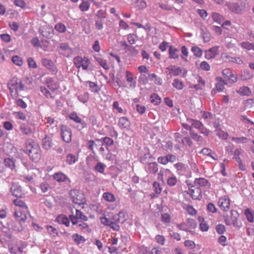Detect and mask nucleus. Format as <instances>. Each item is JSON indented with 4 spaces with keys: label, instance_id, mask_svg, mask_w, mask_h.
I'll list each match as a JSON object with an SVG mask.
<instances>
[{
    "label": "nucleus",
    "instance_id": "1",
    "mask_svg": "<svg viewBox=\"0 0 254 254\" xmlns=\"http://www.w3.org/2000/svg\"><path fill=\"white\" fill-rule=\"evenodd\" d=\"M26 152L30 158L34 162H38L41 158L40 148L38 145L32 140H28L26 142Z\"/></svg>",
    "mask_w": 254,
    "mask_h": 254
},
{
    "label": "nucleus",
    "instance_id": "2",
    "mask_svg": "<svg viewBox=\"0 0 254 254\" xmlns=\"http://www.w3.org/2000/svg\"><path fill=\"white\" fill-rule=\"evenodd\" d=\"M7 87L12 99H15L19 96L18 91L24 90L25 86L20 80L14 77L8 81Z\"/></svg>",
    "mask_w": 254,
    "mask_h": 254
},
{
    "label": "nucleus",
    "instance_id": "3",
    "mask_svg": "<svg viewBox=\"0 0 254 254\" xmlns=\"http://www.w3.org/2000/svg\"><path fill=\"white\" fill-rule=\"evenodd\" d=\"M69 196L73 203L76 204L80 205L86 202L84 193L79 190H71L69 192Z\"/></svg>",
    "mask_w": 254,
    "mask_h": 254
},
{
    "label": "nucleus",
    "instance_id": "4",
    "mask_svg": "<svg viewBox=\"0 0 254 254\" xmlns=\"http://www.w3.org/2000/svg\"><path fill=\"white\" fill-rule=\"evenodd\" d=\"M238 217L239 214L237 211L232 210L231 211L230 219L227 215L224 216L225 224L228 226H230L232 224L234 227L238 229L240 228L242 226V224L241 222L238 221Z\"/></svg>",
    "mask_w": 254,
    "mask_h": 254
},
{
    "label": "nucleus",
    "instance_id": "5",
    "mask_svg": "<svg viewBox=\"0 0 254 254\" xmlns=\"http://www.w3.org/2000/svg\"><path fill=\"white\" fill-rule=\"evenodd\" d=\"M226 5L230 10L236 14L243 13L246 8V4L243 2L240 3L237 2H230L227 3Z\"/></svg>",
    "mask_w": 254,
    "mask_h": 254
},
{
    "label": "nucleus",
    "instance_id": "6",
    "mask_svg": "<svg viewBox=\"0 0 254 254\" xmlns=\"http://www.w3.org/2000/svg\"><path fill=\"white\" fill-rule=\"evenodd\" d=\"M189 187L190 194L192 199L200 200L202 198L201 189L198 187H194L192 184H187Z\"/></svg>",
    "mask_w": 254,
    "mask_h": 254
},
{
    "label": "nucleus",
    "instance_id": "7",
    "mask_svg": "<svg viewBox=\"0 0 254 254\" xmlns=\"http://www.w3.org/2000/svg\"><path fill=\"white\" fill-rule=\"evenodd\" d=\"M73 62L77 68H79L82 67L84 70H87L89 65V61L85 57L82 58L79 56L76 57L74 58Z\"/></svg>",
    "mask_w": 254,
    "mask_h": 254
},
{
    "label": "nucleus",
    "instance_id": "8",
    "mask_svg": "<svg viewBox=\"0 0 254 254\" xmlns=\"http://www.w3.org/2000/svg\"><path fill=\"white\" fill-rule=\"evenodd\" d=\"M70 220L72 225L77 224L79 223V220L86 221L88 220V218L86 216L84 215L82 212L79 210L76 209L75 215L71 214L69 215Z\"/></svg>",
    "mask_w": 254,
    "mask_h": 254
},
{
    "label": "nucleus",
    "instance_id": "9",
    "mask_svg": "<svg viewBox=\"0 0 254 254\" xmlns=\"http://www.w3.org/2000/svg\"><path fill=\"white\" fill-rule=\"evenodd\" d=\"M54 29L52 26L50 25H44L41 26L39 30V32L45 38L50 39L54 35Z\"/></svg>",
    "mask_w": 254,
    "mask_h": 254
},
{
    "label": "nucleus",
    "instance_id": "10",
    "mask_svg": "<svg viewBox=\"0 0 254 254\" xmlns=\"http://www.w3.org/2000/svg\"><path fill=\"white\" fill-rule=\"evenodd\" d=\"M61 131L63 140L66 143L70 142L72 137V132L70 129L67 128L66 126L62 125L61 127Z\"/></svg>",
    "mask_w": 254,
    "mask_h": 254
},
{
    "label": "nucleus",
    "instance_id": "11",
    "mask_svg": "<svg viewBox=\"0 0 254 254\" xmlns=\"http://www.w3.org/2000/svg\"><path fill=\"white\" fill-rule=\"evenodd\" d=\"M182 69L180 67H177L175 65H170L166 68L165 73L167 75L177 76L181 74Z\"/></svg>",
    "mask_w": 254,
    "mask_h": 254
},
{
    "label": "nucleus",
    "instance_id": "12",
    "mask_svg": "<svg viewBox=\"0 0 254 254\" xmlns=\"http://www.w3.org/2000/svg\"><path fill=\"white\" fill-rule=\"evenodd\" d=\"M69 118L75 123L80 124V125L77 127L79 130L87 127V124L85 122L82 121L75 112H73L69 114Z\"/></svg>",
    "mask_w": 254,
    "mask_h": 254
},
{
    "label": "nucleus",
    "instance_id": "13",
    "mask_svg": "<svg viewBox=\"0 0 254 254\" xmlns=\"http://www.w3.org/2000/svg\"><path fill=\"white\" fill-rule=\"evenodd\" d=\"M42 64L53 74L56 73L57 69L52 60L44 58L42 60Z\"/></svg>",
    "mask_w": 254,
    "mask_h": 254
},
{
    "label": "nucleus",
    "instance_id": "14",
    "mask_svg": "<svg viewBox=\"0 0 254 254\" xmlns=\"http://www.w3.org/2000/svg\"><path fill=\"white\" fill-rule=\"evenodd\" d=\"M26 211L21 208L16 209L14 213V217L18 221L25 222L27 219Z\"/></svg>",
    "mask_w": 254,
    "mask_h": 254
},
{
    "label": "nucleus",
    "instance_id": "15",
    "mask_svg": "<svg viewBox=\"0 0 254 254\" xmlns=\"http://www.w3.org/2000/svg\"><path fill=\"white\" fill-rule=\"evenodd\" d=\"M218 205L222 210L228 211L230 205L229 198L226 196L220 198Z\"/></svg>",
    "mask_w": 254,
    "mask_h": 254
},
{
    "label": "nucleus",
    "instance_id": "16",
    "mask_svg": "<svg viewBox=\"0 0 254 254\" xmlns=\"http://www.w3.org/2000/svg\"><path fill=\"white\" fill-rule=\"evenodd\" d=\"M12 194L17 197H21L22 195L21 187L17 183H12L10 188Z\"/></svg>",
    "mask_w": 254,
    "mask_h": 254
},
{
    "label": "nucleus",
    "instance_id": "17",
    "mask_svg": "<svg viewBox=\"0 0 254 254\" xmlns=\"http://www.w3.org/2000/svg\"><path fill=\"white\" fill-rule=\"evenodd\" d=\"M144 168L147 173L155 174L158 171V165L155 162H151L146 164Z\"/></svg>",
    "mask_w": 254,
    "mask_h": 254
},
{
    "label": "nucleus",
    "instance_id": "18",
    "mask_svg": "<svg viewBox=\"0 0 254 254\" xmlns=\"http://www.w3.org/2000/svg\"><path fill=\"white\" fill-rule=\"evenodd\" d=\"M53 178L59 183L65 182L66 181L70 183L71 182L69 178L62 172L55 173L53 175Z\"/></svg>",
    "mask_w": 254,
    "mask_h": 254
},
{
    "label": "nucleus",
    "instance_id": "19",
    "mask_svg": "<svg viewBox=\"0 0 254 254\" xmlns=\"http://www.w3.org/2000/svg\"><path fill=\"white\" fill-rule=\"evenodd\" d=\"M96 142H102V146H105L106 148L109 152H110L109 147L114 144V140L109 137H104L101 139L95 138Z\"/></svg>",
    "mask_w": 254,
    "mask_h": 254
},
{
    "label": "nucleus",
    "instance_id": "20",
    "mask_svg": "<svg viewBox=\"0 0 254 254\" xmlns=\"http://www.w3.org/2000/svg\"><path fill=\"white\" fill-rule=\"evenodd\" d=\"M218 48L217 47H213L209 50L205 51V57L209 60L216 57L217 55Z\"/></svg>",
    "mask_w": 254,
    "mask_h": 254
},
{
    "label": "nucleus",
    "instance_id": "21",
    "mask_svg": "<svg viewBox=\"0 0 254 254\" xmlns=\"http://www.w3.org/2000/svg\"><path fill=\"white\" fill-rule=\"evenodd\" d=\"M54 144L52 138L49 136L46 135L42 140V146L45 150H49Z\"/></svg>",
    "mask_w": 254,
    "mask_h": 254
},
{
    "label": "nucleus",
    "instance_id": "22",
    "mask_svg": "<svg viewBox=\"0 0 254 254\" xmlns=\"http://www.w3.org/2000/svg\"><path fill=\"white\" fill-rule=\"evenodd\" d=\"M192 184L194 187H198L199 188L205 187L210 185L208 180L202 178H196Z\"/></svg>",
    "mask_w": 254,
    "mask_h": 254
},
{
    "label": "nucleus",
    "instance_id": "23",
    "mask_svg": "<svg viewBox=\"0 0 254 254\" xmlns=\"http://www.w3.org/2000/svg\"><path fill=\"white\" fill-rule=\"evenodd\" d=\"M56 221L60 224H64L66 227H68L70 224V218L67 217L65 215L61 214L57 217Z\"/></svg>",
    "mask_w": 254,
    "mask_h": 254
},
{
    "label": "nucleus",
    "instance_id": "24",
    "mask_svg": "<svg viewBox=\"0 0 254 254\" xmlns=\"http://www.w3.org/2000/svg\"><path fill=\"white\" fill-rule=\"evenodd\" d=\"M126 76L127 82L130 83L129 86L131 88H135L136 82L133 79V74L129 71H126Z\"/></svg>",
    "mask_w": 254,
    "mask_h": 254
},
{
    "label": "nucleus",
    "instance_id": "25",
    "mask_svg": "<svg viewBox=\"0 0 254 254\" xmlns=\"http://www.w3.org/2000/svg\"><path fill=\"white\" fill-rule=\"evenodd\" d=\"M179 51L173 46H171L169 49V58L171 59H177L179 58Z\"/></svg>",
    "mask_w": 254,
    "mask_h": 254
},
{
    "label": "nucleus",
    "instance_id": "26",
    "mask_svg": "<svg viewBox=\"0 0 254 254\" xmlns=\"http://www.w3.org/2000/svg\"><path fill=\"white\" fill-rule=\"evenodd\" d=\"M130 123L127 118L125 117L119 119L118 126L121 129L127 128L129 127Z\"/></svg>",
    "mask_w": 254,
    "mask_h": 254
},
{
    "label": "nucleus",
    "instance_id": "27",
    "mask_svg": "<svg viewBox=\"0 0 254 254\" xmlns=\"http://www.w3.org/2000/svg\"><path fill=\"white\" fill-rule=\"evenodd\" d=\"M47 229L48 234L53 237H56L58 236L59 233L58 230L52 225H46L45 226Z\"/></svg>",
    "mask_w": 254,
    "mask_h": 254
},
{
    "label": "nucleus",
    "instance_id": "28",
    "mask_svg": "<svg viewBox=\"0 0 254 254\" xmlns=\"http://www.w3.org/2000/svg\"><path fill=\"white\" fill-rule=\"evenodd\" d=\"M20 130L21 133L24 135H28L32 133L31 128L27 125L23 123L20 125Z\"/></svg>",
    "mask_w": 254,
    "mask_h": 254
},
{
    "label": "nucleus",
    "instance_id": "29",
    "mask_svg": "<svg viewBox=\"0 0 254 254\" xmlns=\"http://www.w3.org/2000/svg\"><path fill=\"white\" fill-rule=\"evenodd\" d=\"M5 168L13 170L15 167L14 161L9 158H5L3 162Z\"/></svg>",
    "mask_w": 254,
    "mask_h": 254
},
{
    "label": "nucleus",
    "instance_id": "30",
    "mask_svg": "<svg viewBox=\"0 0 254 254\" xmlns=\"http://www.w3.org/2000/svg\"><path fill=\"white\" fill-rule=\"evenodd\" d=\"M102 197L105 200L109 202H113L116 200L115 195L112 193L109 192H104Z\"/></svg>",
    "mask_w": 254,
    "mask_h": 254
},
{
    "label": "nucleus",
    "instance_id": "31",
    "mask_svg": "<svg viewBox=\"0 0 254 254\" xmlns=\"http://www.w3.org/2000/svg\"><path fill=\"white\" fill-rule=\"evenodd\" d=\"M47 83L48 88L53 91H55L58 88V84L56 82H53V78H49L47 79Z\"/></svg>",
    "mask_w": 254,
    "mask_h": 254
},
{
    "label": "nucleus",
    "instance_id": "32",
    "mask_svg": "<svg viewBox=\"0 0 254 254\" xmlns=\"http://www.w3.org/2000/svg\"><path fill=\"white\" fill-rule=\"evenodd\" d=\"M237 92L240 95L243 96H249L251 93L250 89L247 86L240 87L237 91Z\"/></svg>",
    "mask_w": 254,
    "mask_h": 254
},
{
    "label": "nucleus",
    "instance_id": "33",
    "mask_svg": "<svg viewBox=\"0 0 254 254\" xmlns=\"http://www.w3.org/2000/svg\"><path fill=\"white\" fill-rule=\"evenodd\" d=\"M72 239L77 245L83 243L85 241V239L83 236L77 234L72 235Z\"/></svg>",
    "mask_w": 254,
    "mask_h": 254
},
{
    "label": "nucleus",
    "instance_id": "34",
    "mask_svg": "<svg viewBox=\"0 0 254 254\" xmlns=\"http://www.w3.org/2000/svg\"><path fill=\"white\" fill-rule=\"evenodd\" d=\"M188 122L191 124L192 128L194 127L199 129V128L202 126V123L197 120H195L192 119H188Z\"/></svg>",
    "mask_w": 254,
    "mask_h": 254
},
{
    "label": "nucleus",
    "instance_id": "35",
    "mask_svg": "<svg viewBox=\"0 0 254 254\" xmlns=\"http://www.w3.org/2000/svg\"><path fill=\"white\" fill-rule=\"evenodd\" d=\"M77 159L76 156L71 153H69L67 155L66 158V162L68 165H72L74 164L76 161H77Z\"/></svg>",
    "mask_w": 254,
    "mask_h": 254
},
{
    "label": "nucleus",
    "instance_id": "36",
    "mask_svg": "<svg viewBox=\"0 0 254 254\" xmlns=\"http://www.w3.org/2000/svg\"><path fill=\"white\" fill-rule=\"evenodd\" d=\"M74 226H76V227L77 228L83 231L84 232H91V229L89 228L88 225L84 223H78L77 224L74 225Z\"/></svg>",
    "mask_w": 254,
    "mask_h": 254
},
{
    "label": "nucleus",
    "instance_id": "37",
    "mask_svg": "<svg viewBox=\"0 0 254 254\" xmlns=\"http://www.w3.org/2000/svg\"><path fill=\"white\" fill-rule=\"evenodd\" d=\"M212 17L215 22L219 24H221L224 21L223 17L217 12L212 13Z\"/></svg>",
    "mask_w": 254,
    "mask_h": 254
},
{
    "label": "nucleus",
    "instance_id": "38",
    "mask_svg": "<svg viewBox=\"0 0 254 254\" xmlns=\"http://www.w3.org/2000/svg\"><path fill=\"white\" fill-rule=\"evenodd\" d=\"M150 102L155 105L159 104L161 101V98L156 93L152 94L150 96Z\"/></svg>",
    "mask_w": 254,
    "mask_h": 254
},
{
    "label": "nucleus",
    "instance_id": "39",
    "mask_svg": "<svg viewBox=\"0 0 254 254\" xmlns=\"http://www.w3.org/2000/svg\"><path fill=\"white\" fill-rule=\"evenodd\" d=\"M13 99L14 100V103L17 105V106L22 109H25L27 108V105L26 103L22 99L16 97V98Z\"/></svg>",
    "mask_w": 254,
    "mask_h": 254
},
{
    "label": "nucleus",
    "instance_id": "40",
    "mask_svg": "<svg viewBox=\"0 0 254 254\" xmlns=\"http://www.w3.org/2000/svg\"><path fill=\"white\" fill-rule=\"evenodd\" d=\"M148 77L149 78L150 80L154 81L155 84L158 85L162 84L161 78L158 77L155 73L149 74Z\"/></svg>",
    "mask_w": 254,
    "mask_h": 254
},
{
    "label": "nucleus",
    "instance_id": "41",
    "mask_svg": "<svg viewBox=\"0 0 254 254\" xmlns=\"http://www.w3.org/2000/svg\"><path fill=\"white\" fill-rule=\"evenodd\" d=\"M96 62L105 69L107 70L109 68V66L108 65L106 61L105 60L100 58V57H96L95 58Z\"/></svg>",
    "mask_w": 254,
    "mask_h": 254
},
{
    "label": "nucleus",
    "instance_id": "42",
    "mask_svg": "<svg viewBox=\"0 0 254 254\" xmlns=\"http://www.w3.org/2000/svg\"><path fill=\"white\" fill-rule=\"evenodd\" d=\"M87 82L89 84L90 90L94 93H98L100 91V88L95 82L88 81Z\"/></svg>",
    "mask_w": 254,
    "mask_h": 254
},
{
    "label": "nucleus",
    "instance_id": "43",
    "mask_svg": "<svg viewBox=\"0 0 254 254\" xmlns=\"http://www.w3.org/2000/svg\"><path fill=\"white\" fill-rule=\"evenodd\" d=\"M40 188L42 192L43 193H45L51 189V187H50L49 183L46 181L41 183L40 185Z\"/></svg>",
    "mask_w": 254,
    "mask_h": 254
},
{
    "label": "nucleus",
    "instance_id": "44",
    "mask_svg": "<svg viewBox=\"0 0 254 254\" xmlns=\"http://www.w3.org/2000/svg\"><path fill=\"white\" fill-rule=\"evenodd\" d=\"M106 166L102 162H98L94 167V170L100 173H104Z\"/></svg>",
    "mask_w": 254,
    "mask_h": 254
},
{
    "label": "nucleus",
    "instance_id": "45",
    "mask_svg": "<svg viewBox=\"0 0 254 254\" xmlns=\"http://www.w3.org/2000/svg\"><path fill=\"white\" fill-rule=\"evenodd\" d=\"M89 98V95L88 92H84L83 94H80L77 97L78 100L83 103H86L88 101Z\"/></svg>",
    "mask_w": 254,
    "mask_h": 254
},
{
    "label": "nucleus",
    "instance_id": "46",
    "mask_svg": "<svg viewBox=\"0 0 254 254\" xmlns=\"http://www.w3.org/2000/svg\"><path fill=\"white\" fill-rule=\"evenodd\" d=\"M172 85L174 87L178 90L182 89L184 86L183 82L178 79H175L174 80Z\"/></svg>",
    "mask_w": 254,
    "mask_h": 254
},
{
    "label": "nucleus",
    "instance_id": "47",
    "mask_svg": "<svg viewBox=\"0 0 254 254\" xmlns=\"http://www.w3.org/2000/svg\"><path fill=\"white\" fill-rule=\"evenodd\" d=\"M95 140H88L87 141V148L92 151L93 154H95V151L94 149V146H97V144L95 143Z\"/></svg>",
    "mask_w": 254,
    "mask_h": 254
},
{
    "label": "nucleus",
    "instance_id": "48",
    "mask_svg": "<svg viewBox=\"0 0 254 254\" xmlns=\"http://www.w3.org/2000/svg\"><path fill=\"white\" fill-rule=\"evenodd\" d=\"M132 2L136 4L140 9L145 8L146 6V2L144 0H132Z\"/></svg>",
    "mask_w": 254,
    "mask_h": 254
},
{
    "label": "nucleus",
    "instance_id": "49",
    "mask_svg": "<svg viewBox=\"0 0 254 254\" xmlns=\"http://www.w3.org/2000/svg\"><path fill=\"white\" fill-rule=\"evenodd\" d=\"M191 50L196 57H200L202 56L203 51L200 48L196 46H193L191 47Z\"/></svg>",
    "mask_w": 254,
    "mask_h": 254
},
{
    "label": "nucleus",
    "instance_id": "50",
    "mask_svg": "<svg viewBox=\"0 0 254 254\" xmlns=\"http://www.w3.org/2000/svg\"><path fill=\"white\" fill-rule=\"evenodd\" d=\"M177 228L182 231H184L186 232H188V231L189 230V226H188V224L186 222H183L180 224H177Z\"/></svg>",
    "mask_w": 254,
    "mask_h": 254
},
{
    "label": "nucleus",
    "instance_id": "51",
    "mask_svg": "<svg viewBox=\"0 0 254 254\" xmlns=\"http://www.w3.org/2000/svg\"><path fill=\"white\" fill-rule=\"evenodd\" d=\"M177 183V179L174 176L169 177L167 179V184L170 187L174 186Z\"/></svg>",
    "mask_w": 254,
    "mask_h": 254
},
{
    "label": "nucleus",
    "instance_id": "52",
    "mask_svg": "<svg viewBox=\"0 0 254 254\" xmlns=\"http://www.w3.org/2000/svg\"><path fill=\"white\" fill-rule=\"evenodd\" d=\"M187 223L190 229H194L197 226L196 221L193 219L188 218Z\"/></svg>",
    "mask_w": 254,
    "mask_h": 254
},
{
    "label": "nucleus",
    "instance_id": "53",
    "mask_svg": "<svg viewBox=\"0 0 254 254\" xmlns=\"http://www.w3.org/2000/svg\"><path fill=\"white\" fill-rule=\"evenodd\" d=\"M55 29L60 33H64L66 30V27L64 24L59 23L55 26Z\"/></svg>",
    "mask_w": 254,
    "mask_h": 254
},
{
    "label": "nucleus",
    "instance_id": "54",
    "mask_svg": "<svg viewBox=\"0 0 254 254\" xmlns=\"http://www.w3.org/2000/svg\"><path fill=\"white\" fill-rule=\"evenodd\" d=\"M190 134L191 138L195 141H200L202 140V137L193 130L190 132Z\"/></svg>",
    "mask_w": 254,
    "mask_h": 254
},
{
    "label": "nucleus",
    "instance_id": "55",
    "mask_svg": "<svg viewBox=\"0 0 254 254\" xmlns=\"http://www.w3.org/2000/svg\"><path fill=\"white\" fill-rule=\"evenodd\" d=\"M138 82L143 85H145L148 83V77L144 74H141L138 77Z\"/></svg>",
    "mask_w": 254,
    "mask_h": 254
},
{
    "label": "nucleus",
    "instance_id": "56",
    "mask_svg": "<svg viewBox=\"0 0 254 254\" xmlns=\"http://www.w3.org/2000/svg\"><path fill=\"white\" fill-rule=\"evenodd\" d=\"M90 7V3L87 1H83L79 5V8L82 11H87Z\"/></svg>",
    "mask_w": 254,
    "mask_h": 254
},
{
    "label": "nucleus",
    "instance_id": "57",
    "mask_svg": "<svg viewBox=\"0 0 254 254\" xmlns=\"http://www.w3.org/2000/svg\"><path fill=\"white\" fill-rule=\"evenodd\" d=\"M137 36L134 34H129L127 35V39L128 43L131 44H134L136 40Z\"/></svg>",
    "mask_w": 254,
    "mask_h": 254
},
{
    "label": "nucleus",
    "instance_id": "58",
    "mask_svg": "<svg viewBox=\"0 0 254 254\" xmlns=\"http://www.w3.org/2000/svg\"><path fill=\"white\" fill-rule=\"evenodd\" d=\"M253 77L252 73L248 70L244 71L242 74V78L243 80H247L251 79Z\"/></svg>",
    "mask_w": 254,
    "mask_h": 254
},
{
    "label": "nucleus",
    "instance_id": "59",
    "mask_svg": "<svg viewBox=\"0 0 254 254\" xmlns=\"http://www.w3.org/2000/svg\"><path fill=\"white\" fill-rule=\"evenodd\" d=\"M175 167L177 170L185 172L187 170V166L183 163L179 162L175 164Z\"/></svg>",
    "mask_w": 254,
    "mask_h": 254
},
{
    "label": "nucleus",
    "instance_id": "60",
    "mask_svg": "<svg viewBox=\"0 0 254 254\" xmlns=\"http://www.w3.org/2000/svg\"><path fill=\"white\" fill-rule=\"evenodd\" d=\"M218 242L221 246L225 247L227 245L226 237L224 235H221L218 239Z\"/></svg>",
    "mask_w": 254,
    "mask_h": 254
},
{
    "label": "nucleus",
    "instance_id": "61",
    "mask_svg": "<svg viewBox=\"0 0 254 254\" xmlns=\"http://www.w3.org/2000/svg\"><path fill=\"white\" fill-rule=\"evenodd\" d=\"M221 57H222L223 60L225 62H227V63L231 62L232 63L233 62V57L230 56L227 53H223L221 55Z\"/></svg>",
    "mask_w": 254,
    "mask_h": 254
},
{
    "label": "nucleus",
    "instance_id": "62",
    "mask_svg": "<svg viewBox=\"0 0 254 254\" xmlns=\"http://www.w3.org/2000/svg\"><path fill=\"white\" fill-rule=\"evenodd\" d=\"M240 45L243 49L252 50V43L248 41L243 42L240 43Z\"/></svg>",
    "mask_w": 254,
    "mask_h": 254
},
{
    "label": "nucleus",
    "instance_id": "63",
    "mask_svg": "<svg viewBox=\"0 0 254 254\" xmlns=\"http://www.w3.org/2000/svg\"><path fill=\"white\" fill-rule=\"evenodd\" d=\"M216 231L219 234H223L225 231V227L223 224H218L216 226Z\"/></svg>",
    "mask_w": 254,
    "mask_h": 254
},
{
    "label": "nucleus",
    "instance_id": "64",
    "mask_svg": "<svg viewBox=\"0 0 254 254\" xmlns=\"http://www.w3.org/2000/svg\"><path fill=\"white\" fill-rule=\"evenodd\" d=\"M12 62L16 65H21L23 64L22 59L17 56H13L12 58Z\"/></svg>",
    "mask_w": 254,
    "mask_h": 254
}]
</instances>
